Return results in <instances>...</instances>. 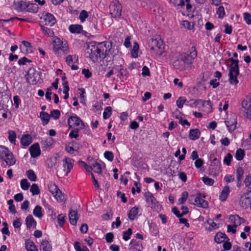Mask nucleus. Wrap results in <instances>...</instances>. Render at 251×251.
I'll return each mask as SVG.
<instances>
[{"instance_id":"f257e3e1","label":"nucleus","mask_w":251,"mask_h":251,"mask_svg":"<svg viewBox=\"0 0 251 251\" xmlns=\"http://www.w3.org/2000/svg\"><path fill=\"white\" fill-rule=\"evenodd\" d=\"M86 53L89 54L87 56L93 62L98 61L99 59H104L108 55L105 45L96 42L89 44Z\"/></svg>"},{"instance_id":"f03ea898","label":"nucleus","mask_w":251,"mask_h":251,"mask_svg":"<svg viewBox=\"0 0 251 251\" xmlns=\"http://www.w3.org/2000/svg\"><path fill=\"white\" fill-rule=\"evenodd\" d=\"M238 54L237 52L233 53V57L229 58L228 60L231 62L229 70V82L232 85H236L239 83L237 76L239 75V60L234 59L233 58H237Z\"/></svg>"},{"instance_id":"7ed1b4c3","label":"nucleus","mask_w":251,"mask_h":251,"mask_svg":"<svg viewBox=\"0 0 251 251\" xmlns=\"http://www.w3.org/2000/svg\"><path fill=\"white\" fill-rule=\"evenodd\" d=\"M179 59L186 66L191 65L193 60L197 56V51L195 46L191 47L188 51L179 54Z\"/></svg>"},{"instance_id":"20e7f679","label":"nucleus","mask_w":251,"mask_h":251,"mask_svg":"<svg viewBox=\"0 0 251 251\" xmlns=\"http://www.w3.org/2000/svg\"><path fill=\"white\" fill-rule=\"evenodd\" d=\"M109 10L112 18L117 19L121 17L122 6L118 0H114L111 2Z\"/></svg>"},{"instance_id":"39448f33","label":"nucleus","mask_w":251,"mask_h":251,"mask_svg":"<svg viewBox=\"0 0 251 251\" xmlns=\"http://www.w3.org/2000/svg\"><path fill=\"white\" fill-rule=\"evenodd\" d=\"M67 123L69 129H71L73 127H77V128L83 129L85 127L84 122L75 114H73L72 116L68 118Z\"/></svg>"},{"instance_id":"423d86ee","label":"nucleus","mask_w":251,"mask_h":251,"mask_svg":"<svg viewBox=\"0 0 251 251\" xmlns=\"http://www.w3.org/2000/svg\"><path fill=\"white\" fill-rule=\"evenodd\" d=\"M201 196L200 193L196 196L191 195L189 199L190 203L198 207L207 208L208 207V201L201 198Z\"/></svg>"},{"instance_id":"0eeeda50","label":"nucleus","mask_w":251,"mask_h":251,"mask_svg":"<svg viewBox=\"0 0 251 251\" xmlns=\"http://www.w3.org/2000/svg\"><path fill=\"white\" fill-rule=\"evenodd\" d=\"M41 75V72L36 71L35 68H30L27 71L26 79L28 82L36 84L39 81Z\"/></svg>"},{"instance_id":"6e6552de","label":"nucleus","mask_w":251,"mask_h":251,"mask_svg":"<svg viewBox=\"0 0 251 251\" xmlns=\"http://www.w3.org/2000/svg\"><path fill=\"white\" fill-rule=\"evenodd\" d=\"M169 2L173 4L174 6L177 7V9H184L186 6V9L189 11L192 8V5L189 3L190 0H167Z\"/></svg>"},{"instance_id":"1a4fd4ad","label":"nucleus","mask_w":251,"mask_h":251,"mask_svg":"<svg viewBox=\"0 0 251 251\" xmlns=\"http://www.w3.org/2000/svg\"><path fill=\"white\" fill-rule=\"evenodd\" d=\"M67 65L71 67L72 70H76L78 69V56L76 54L68 55L65 59Z\"/></svg>"},{"instance_id":"9d476101","label":"nucleus","mask_w":251,"mask_h":251,"mask_svg":"<svg viewBox=\"0 0 251 251\" xmlns=\"http://www.w3.org/2000/svg\"><path fill=\"white\" fill-rule=\"evenodd\" d=\"M41 19L43 20V22L45 25L50 26H53L56 22L54 16L52 14L48 12L43 13Z\"/></svg>"},{"instance_id":"9b49d317","label":"nucleus","mask_w":251,"mask_h":251,"mask_svg":"<svg viewBox=\"0 0 251 251\" xmlns=\"http://www.w3.org/2000/svg\"><path fill=\"white\" fill-rule=\"evenodd\" d=\"M75 160L69 157H66L63 160V170L65 172V176H67L73 169Z\"/></svg>"},{"instance_id":"f8f14e48","label":"nucleus","mask_w":251,"mask_h":251,"mask_svg":"<svg viewBox=\"0 0 251 251\" xmlns=\"http://www.w3.org/2000/svg\"><path fill=\"white\" fill-rule=\"evenodd\" d=\"M144 196L148 206L151 208H155L158 202L153 195L151 192L147 191L145 193Z\"/></svg>"},{"instance_id":"ddd939ff","label":"nucleus","mask_w":251,"mask_h":251,"mask_svg":"<svg viewBox=\"0 0 251 251\" xmlns=\"http://www.w3.org/2000/svg\"><path fill=\"white\" fill-rule=\"evenodd\" d=\"M17 20L18 21H21V22H26L28 23H32L33 21V20L31 16H25L24 18H19L18 17H14L10 18L9 19H0V24L3 25L5 23H7L9 22H13L14 20Z\"/></svg>"},{"instance_id":"4468645a","label":"nucleus","mask_w":251,"mask_h":251,"mask_svg":"<svg viewBox=\"0 0 251 251\" xmlns=\"http://www.w3.org/2000/svg\"><path fill=\"white\" fill-rule=\"evenodd\" d=\"M242 106L245 110V115L247 118L251 120V98H247L242 102Z\"/></svg>"},{"instance_id":"2eb2a0df","label":"nucleus","mask_w":251,"mask_h":251,"mask_svg":"<svg viewBox=\"0 0 251 251\" xmlns=\"http://www.w3.org/2000/svg\"><path fill=\"white\" fill-rule=\"evenodd\" d=\"M251 192V188L245 194V197L243 196L241 197L240 201V205L244 208L246 209L249 205H251V197L247 196L249 195V193Z\"/></svg>"},{"instance_id":"dca6fc26","label":"nucleus","mask_w":251,"mask_h":251,"mask_svg":"<svg viewBox=\"0 0 251 251\" xmlns=\"http://www.w3.org/2000/svg\"><path fill=\"white\" fill-rule=\"evenodd\" d=\"M155 44L154 46L151 48V50L159 55H161L163 52L164 45L162 44V41H157L155 40L153 41Z\"/></svg>"},{"instance_id":"f3484780","label":"nucleus","mask_w":251,"mask_h":251,"mask_svg":"<svg viewBox=\"0 0 251 251\" xmlns=\"http://www.w3.org/2000/svg\"><path fill=\"white\" fill-rule=\"evenodd\" d=\"M29 151L32 158H36L41 154V150L39 143H36L32 145L29 149Z\"/></svg>"},{"instance_id":"a211bd4d","label":"nucleus","mask_w":251,"mask_h":251,"mask_svg":"<svg viewBox=\"0 0 251 251\" xmlns=\"http://www.w3.org/2000/svg\"><path fill=\"white\" fill-rule=\"evenodd\" d=\"M54 140L51 137L44 138L41 142V147L44 151L48 150L52 148Z\"/></svg>"},{"instance_id":"6ab92c4d","label":"nucleus","mask_w":251,"mask_h":251,"mask_svg":"<svg viewBox=\"0 0 251 251\" xmlns=\"http://www.w3.org/2000/svg\"><path fill=\"white\" fill-rule=\"evenodd\" d=\"M27 2L21 0L14 2L13 4L14 9L18 12L26 11L27 9Z\"/></svg>"},{"instance_id":"aec40b11","label":"nucleus","mask_w":251,"mask_h":251,"mask_svg":"<svg viewBox=\"0 0 251 251\" xmlns=\"http://www.w3.org/2000/svg\"><path fill=\"white\" fill-rule=\"evenodd\" d=\"M65 41L61 40L58 37L55 36L53 38L52 44L53 46V50L55 54L58 55V49L59 47L64 44Z\"/></svg>"},{"instance_id":"412c9836","label":"nucleus","mask_w":251,"mask_h":251,"mask_svg":"<svg viewBox=\"0 0 251 251\" xmlns=\"http://www.w3.org/2000/svg\"><path fill=\"white\" fill-rule=\"evenodd\" d=\"M225 124L228 130V131L231 133L236 128L237 119L235 118H231L225 121Z\"/></svg>"},{"instance_id":"4be33fe9","label":"nucleus","mask_w":251,"mask_h":251,"mask_svg":"<svg viewBox=\"0 0 251 251\" xmlns=\"http://www.w3.org/2000/svg\"><path fill=\"white\" fill-rule=\"evenodd\" d=\"M130 245L131 251H142L143 249L142 243L140 241L132 239L130 241Z\"/></svg>"},{"instance_id":"5701e85b","label":"nucleus","mask_w":251,"mask_h":251,"mask_svg":"<svg viewBox=\"0 0 251 251\" xmlns=\"http://www.w3.org/2000/svg\"><path fill=\"white\" fill-rule=\"evenodd\" d=\"M229 219L234 223V227H237L238 225H240L245 222V220L238 215H230Z\"/></svg>"},{"instance_id":"b1692460","label":"nucleus","mask_w":251,"mask_h":251,"mask_svg":"<svg viewBox=\"0 0 251 251\" xmlns=\"http://www.w3.org/2000/svg\"><path fill=\"white\" fill-rule=\"evenodd\" d=\"M32 142V138L31 135L25 134L22 136L20 143L24 147L29 146Z\"/></svg>"},{"instance_id":"393cba45","label":"nucleus","mask_w":251,"mask_h":251,"mask_svg":"<svg viewBox=\"0 0 251 251\" xmlns=\"http://www.w3.org/2000/svg\"><path fill=\"white\" fill-rule=\"evenodd\" d=\"M69 217L70 224L73 226H75L78 219L77 211L70 210L69 213Z\"/></svg>"},{"instance_id":"a878e982","label":"nucleus","mask_w":251,"mask_h":251,"mask_svg":"<svg viewBox=\"0 0 251 251\" xmlns=\"http://www.w3.org/2000/svg\"><path fill=\"white\" fill-rule=\"evenodd\" d=\"M2 160L5 162L7 165L10 166L14 165L16 163V159L11 151L8 153L5 156V158H4Z\"/></svg>"},{"instance_id":"bb28decb","label":"nucleus","mask_w":251,"mask_h":251,"mask_svg":"<svg viewBox=\"0 0 251 251\" xmlns=\"http://www.w3.org/2000/svg\"><path fill=\"white\" fill-rule=\"evenodd\" d=\"M69 30L72 33H80L83 30V26L81 25L72 24L69 26Z\"/></svg>"},{"instance_id":"cd10ccee","label":"nucleus","mask_w":251,"mask_h":251,"mask_svg":"<svg viewBox=\"0 0 251 251\" xmlns=\"http://www.w3.org/2000/svg\"><path fill=\"white\" fill-rule=\"evenodd\" d=\"M229 193V187L228 186H225L223 188L221 194H220V200L222 201H225L226 200L227 197L228 196Z\"/></svg>"},{"instance_id":"c85d7f7f","label":"nucleus","mask_w":251,"mask_h":251,"mask_svg":"<svg viewBox=\"0 0 251 251\" xmlns=\"http://www.w3.org/2000/svg\"><path fill=\"white\" fill-rule=\"evenodd\" d=\"M226 239L229 240L228 238L225 233L219 232L215 236L214 240L217 243H221L224 242Z\"/></svg>"},{"instance_id":"c756f323","label":"nucleus","mask_w":251,"mask_h":251,"mask_svg":"<svg viewBox=\"0 0 251 251\" xmlns=\"http://www.w3.org/2000/svg\"><path fill=\"white\" fill-rule=\"evenodd\" d=\"M139 213V208L136 206L132 207L127 214L128 218L130 221H133Z\"/></svg>"},{"instance_id":"7c9ffc66","label":"nucleus","mask_w":251,"mask_h":251,"mask_svg":"<svg viewBox=\"0 0 251 251\" xmlns=\"http://www.w3.org/2000/svg\"><path fill=\"white\" fill-rule=\"evenodd\" d=\"M40 116L42 121V123L43 126L47 125L50 119V114L45 111H41L40 113Z\"/></svg>"},{"instance_id":"2f4dec72","label":"nucleus","mask_w":251,"mask_h":251,"mask_svg":"<svg viewBox=\"0 0 251 251\" xmlns=\"http://www.w3.org/2000/svg\"><path fill=\"white\" fill-rule=\"evenodd\" d=\"M25 247L27 251H38L36 245L34 242L30 240L25 241Z\"/></svg>"},{"instance_id":"473e14b6","label":"nucleus","mask_w":251,"mask_h":251,"mask_svg":"<svg viewBox=\"0 0 251 251\" xmlns=\"http://www.w3.org/2000/svg\"><path fill=\"white\" fill-rule=\"evenodd\" d=\"M189 138L192 140H196L199 138L201 132L199 129H190L189 131Z\"/></svg>"},{"instance_id":"72a5a7b5","label":"nucleus","mask_w":251,"mask_h":251,"mask_svg":"<svg viewBox=\"0 0 251 251\" xmlns=\"http://www.w3.org/2000/svg\"><path fill=\"white\" fill-rule=\"evenodd\" d=\"M40 248L41 250H42L43 251H51L52 250V246L50 242L46 240H42L41 242Z\"/></svg>"},{"instance_id":"f704fd0d","label":"nucleus","mask_w":251,"mask_h":251,"mask_svg":"<svg viewBox=\"0 0 251 251\" xmlns=\"http://www.w3.org/2000/svg\"><path fill=\"white\" fill-rule=\"evenodd\" d=\"M38 5L36 3H31L27 2V9H26V12L32 13H36L38 12Z\"/></svg>"},{"instance_id":"c9c22d12","label":"nucleus","mask_w":251,"mask_h":251,"mask_svg":"<svg viewBox=\"0 0 251 251\" xmlns=\"http://www.w3.org/2000/svg\"><path fill=\"white\" fill-rule=\"evenodd\" d=\"M26 227L28 228L36 225V222L31 215L27 216L25 219Z\"/></svg>"},{"instance_id":"e433bc0d","label":"nucleus","mask_w":251,"mask_h":251,"mask_svg":"<svg viewBox=\"0 0 251 251\" xmlns=\"http://www.w3.org/2000/svg\"><path fill=\"white\" fill-rule=\"evenodd\" d=\"M8 139L9 141L13 144L15 145L16 142L17 135L15 131L9 130L7 132Z\"/></svg>"},{"instance_id":"4c0bfd02","label":"nucleus","mask_w":251,"mask_h":251,"mask_svg":"<svg viewBox=\"0 0 251 251\" xmlns=\"http://www.w3.org/2000/svg\"><path fill=\"white\" fill-rule=\"evenodd\" d=\"M245 156V151L242 149H238L235 152V158L238 161L243 160Z\"/></svg>"},{"instance_id":"58836bf2","label":"nucleus","mask_w":251,"mask_h":251,"mask_svg":"<svg viewBox=\"0 0 251 251\" xmlns=\"http://www.w3.org/2000/svg\"><path fill=\"white\" fill-rule=\"evenodd\" d=\"M40 27L44 35L50 37H53L54 33L52 29L48 28L43 25H40Z\"/></svg>"},{"instance_id":"ea45409f","label":"nucleus","mask_w":251,"mask_h":251,"mask_svg":"<svg viewBox=\"0 0 251 251\" xmlns=\"http://www.w3.org/2000/svg\"><path fill=\"white\" fill-rule=\"evenodd\" d=\"M139 46L137 42H134L133 48L131 50L132 57L136 58L138 57Z\"/></svg>"},{"instance_id":"a19ab883","label":"nucleus","mask_w":251,"mask_h":251,"mask_svg":"<svg viewBox=\"0 0 251 251\" xmlns=\"http://www.w3.org/2000/svg\"><path fill=\"white\" fill-rule=\"evenodd\" d=\"M33 214L36 217L41 218L43 216L42 207L36 205L33 209Z\"/></svg>"},{"instance_id":"79ce46f5","label":"nucleus","mask_w":251,"mask_h":251,"mask_svg":"<svg viewBox=\"0 0 251 251\" xmlns=\"http://www.w3.org/2000/svg\"><path fill=\"white\" fill-rule=\"evenodd\" d=\"M10 151L8 150V149L2 145H0V158L2 159L4 158H5L6 155L9 153Z\"/></svg>"},{"instance_id":"37998d69","label":"nucleus","mask_w":251,"mask_h":251,"mask_svg":"<svg viewBox=\"0 0 251 251\" xmlns=\"http://www.w3.org/2000/svg\"><path fill=\"white\" fill-rule=\"evenodd\" d=\"M26 174L28 178L31 181H36L37 180V176L34 172L29 169L26 172Z\"/></svg>"},{"instance_id":"c03bdc74","label":"nucleus","mask_w":251,"mask_h":251,"mask_svg":"<svg viewBox=\"0 0 251 251\" xmlns=\"http://www.w3.org/2000/svg\"><path fill=\"white\" fill-rule=\"evenodd\" d=\"M112 108L111 106H107L105 108L103 113V118L104 119H108L112 115Z\"/></svg>"},{"instance_id":"a18cd8bd","label":"nucleus","mask_w":251,"mask_h":251,"mask_svg":"<svg viewBox=\"0 0 251 251\" xmlns=\"http://www.w3.org/2000/svg\"><path fill=\"white\" fill-rule=\"evenodd\" d=\"M53 196L56 199V200L59 201H63L65 199L64 196L63 195L62 192L61 190H60L59 189L55 191L54 194H53Z\"/></svg>"},{"instance_id":"49530a36","label":"nucleus","mask_w":251,"mask_h":251,"mask_svg":"<svg viewBox=\"0 0 251 251\" xmlns=\"http://www.w3.org/2000/svg\"><path fill=\"white\" fill-rule=\"evenodd\" d=\"M233 159L232 155L228 152L226 154V155L224 157L223 159V163L225 165H226L228 166L231 165V160Z\"/></svg>"},{"instance_id":"de8ad7c7","label":"nucleus","mask_w":251,"mask_h":251,"mask_svg":"<svg viewBox=\"0 0 251 251\" xmlns=\"http://www.w3.org/2000/svg\"><path fill=\"white\" fill-rule=\"evenodd\" d=\"M59 48L60 49H58V54H59L60 51H62L64 54H67L70 52L68 44L66 41H65L64 44L60 46Z\"/></svg>"},{"instance_id":"09e8293b","label":"nucleus","mask_w":251,"mask_h":251,"mask_svg":"<svg viewBox=\"0 0 251 251\" xmlns=\"http://www.w3.org/2000/svg\"><path fill=\"white\" fill-rule=\"evenodd\" d=\"M173 65L175 69L177 70H182L184 68V65L181 63L179 57L173 62Z\"/></svg>"},{"instance_id":"8fccbe9b","label":"nucleus","mask_w":251,"mask_h":251,"mask_svg":"<svg viewBox=\"0 0 251 251\" xmlns=\"http://www.w3.org/2000/svg\"><path fill=\"white\" fill-rule=\"evenodd\" d=\"M132 234V229L128 228L127 230L123 232V239L125 241H127L130 238V236Z\"/></svg>"},{"instance_id":"3c124183","label":"nucleus","mask_w":251,"mask_h":251,"mask_svg":"<svg viewBox=\"0 0 251 251\" xmlns=\"http://www.w3.org/2000/svg\"><path fill=\"white\" fill-rule=\"evenodd\" d=\"M235 174L237 179H242L244 174V169L242 167H238L235 171Z\"/></svg>"},{"instance_id":"603ef678","label":"nucleus","mask_w":251,"mask_h":251,"mask_svg":"<svg viewBox=\"0 0 251 251\" xmlns=\"http://www.w3.org/2000/svg\"><path fill=\"white\" fill-rule=\"evenodd\" d=\"M89 14L88 12L85 10H82L79 15V19L81 23H84L86 19L88 17Z\"/></svg>"},{"instance_id":"864d4df0","label":"nucleus","mask_w":251,"mask_h":251,"mask_svg":"<svg viewBox=\"0 0 251 251\" xmlns=\"http://www.w3.org/2000/svg\"><path fill=\"white\" fill-rule=\"evenodd\" d=\"M30 191L32 195H37L40 194V191L37 184L34 183L31 186Z\"/></svg>"},{"instance_id":"5fc2aeb1","label":"nucleus","mask_w":251,"mask_h":251,"mask_svg":"<svg viewBox=\"0 0 251 251\" xmlns=\"http://www.w3.org/2000/svg\"><path fill=\"white\" fill-rule=\"evenodd\" d=\"M188 103L189 104H188L189 106L190 107H197V106L199 104H201L200 102H202V100L201 99H197V100H194V99H191L187 101Z\"/></svg>"},{"instance_id":"6e6d98bb","label":"nucleus","mask_w":251,"mask_h":251,"mask_svg":"<svg viewBox=\"0 0 251 251\" xmlns=\"http://www.w3.org/2000/svg\"><path fill=\"white\" fill-rule=\"evenodd\" d=\"M187 99L185 97H180L178 98L176 101V104L178 108H182L183 106V104L186 101Z\"/></svg>"},{"instance_id":"4d7b16f0","label":"nucleus","mask_w":251,"mask_h":251,"mask_svg":"<svg viewBox=\"0 0 251 251\" xmlns=\"http://www.w3.org/2000/svg\"><path fill=\"white\" fill-rule=\"evenodd\" d=\"M48 189L49 191L53 195L59 188L55 183L50 182L48 184Z\"/></svg>"},{"instance_id":"13d9d810","label":"nucleus","mask_w":251,"mask_h":251,"mask_svg":"<svg viewBox=\"0 0 251 251\" xmlns=\"http://www.w3.org/2000/svg\"><path fill=\"white\" fill-rule=\"evenodd\" d=\"M93 170L96 173L100 174L101 173V165L98 162H95L92 166Z\"/></svg>"},{"instance_id":"bf43d9fd","label":"nucleus","mask_w":251,"mask_h":251,"mask_svg":"<svg viewBox=\"0 0 251 251\" xmlns=\"http://www.w3.org/2000/svg\"><path fill=\"white\" fill-rule=\"evenodd\" d=\"M216 14L219 18H223L226 14L224 7L223 6H220L216 10Z\"/></svg>"},{"instance_id":"052dcab7","label":"nucleus","mask_w":251,"mask_h":251,"mask_svg":"<svg viewBox=\"0 0 251 251\" xmlns=\"http://www.w3.org/2000/svg\"><path fill=\"white\" fill-rule=\"evenodd\" d=\"M21 187L24 190H27L30 186V183L28 182L26 179H23L20 182Z\"/></svg>"},{"instance_id":"680f3d73","label":"nucleus","mask_w":251,"mask_h":251,"mask_svg":"<svg viewBox=\"0 0 251 251\" xmlns=\"http://www.w3.org/2000/svg\"><path fill=\"white\" fill-rule=\"evenodd\" d=\"M188 197V193L187 191H184L182 193L181 197L178 199V202L180 204H184Z\"/></svg>"},{"instance_id":"e2e57ef3","label":"nucleus","mask_w":251,"mask_h":251,"mask_svg":"<svg viewBox=\"0 0 251 251\" xmlns=\"http://www.w3.org/2000/svg\"><path fill=\"white\" fill-rule=\"evenodd\" d=\"M202 180L205 185L208 186H212L214 183V179L208 176H203L202 178Z\"/></svg>"},{"instance_id":"0e129e2a","label":"nucleus","mask_w":251,"mask_h":251,"mask_svg":"<svg viewBox=\"0 0 251 251\" xmlns=\"http://www.w3.org/2000/svg\"><path fill=\"white\" fill-rule=\"evenodd\" d=\"M50 116L54 120H58L60 117V112L57 109L52 110L50 112Z\"/></svg>"},{"instance_id":"69168bd1","label":"nucleus","mask_w":251,"mask_h":251,"mask_svg":"<svg viewBox=\"0 0 251 251\" xmlns=\"http://www.w3.org/2000/svg\"><path fill=\"white\" fill-rule=\"evenodd\" d=\"M103 155L104 157L110 162L112 161L114 159V154L112 151H105Z\"/></svg>"},{"instance_id":"338daca9","label":"nucleus","mask_w":251,"mask_h":251,"mask_svg":"<svg viewBox=\"0 0 251 251\" xmlns=\"http://www.w3.org/2000/svg\"><path fill=\"white\" fill-rule=\"evenodd\" d=\"M56 163V158L54 157L53 159L50 158L47 160V166L49 168H51L55 166Z\"/></svg>"},{"instance_id":"774afa93","label":"nucleus","mask_w":251,"mask_h":251,"mask_svg":"<svg viewBox=\"0 0 251 251\" xmlns=\"http://www.w3.org/2000/svg\"><path fill=\"white\" fill-rule=\"evenodd\" d=\"M79 129V128H75L72 130L69 133V137L71 138L76 139L79 136L78 131Z\"/></svg>"}]
</instances>
